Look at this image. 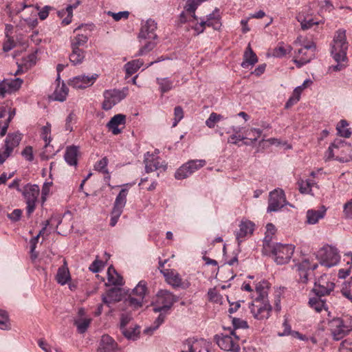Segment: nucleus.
<instances>
[{"label":"nucleus","mask_w":352,"mask_h":352,"mask_svg":"<svg viewBox=\"0 0 352 352\" xmlns=\"http://www.w3.org/2000/svg\"><path fill=\"white\" fill-rule=\"evenodd\" d=\"M347 50L348 43L346 42V30L339 29L335 33L331 47V54L337 64L330 67V69L338 72L346 67V64L344 63L347 60Z\"/></svg>","instance_id":"nucleus-1"},{"label":"nucleus","mask_w":352,"mask_h":352,"mask_svg":"<svg viewBox=\"0 0 352 352\" xmlns=\"http://www.w3.org/2000/svg\"><path fill=\"white\" fill-rule=\"evenodd\" d=\"M295 246L292 244H274L270 250L274 258V261L278 265H283L289 261L294 252Z\"/></svg>","instance_id":"nucleus-2"},{"label":"nucleus","mask_w":352,"mask_h":352,"mask_svg":"<svg viewBox=\"0 0 352 352\" xmlns=\"http://www.w3.org/2000/svg\"><path fill=\"white\" fill-rule=\"evenodd\" d=\"M128 94V89H108L103 92L104 101L102 107L104 110H110L116 104L124 100Z\"/></svg>","instance_id":"nucleus-3"},{"label":"nucleus","mask_w":352,"mask_h":352,"mask_svg":"<svg viewBox=\"0 0 352 352\" xmlns=\"http://www.w3.org/2000/svg\"><path fill=\"white\" fill-rule=\"evenodd\" d=\"M177 298L167 290H161L157 293V300L153 305L154 312H168L173 304L177 302Z\"/></svg>","instance_id":"nucleus-4"},{"label":"nucleus","mask_w":352,"mask_h":352,"mask_svg":"<svg viewBox=\"0 0 352 352\" xmlns=\"http://www.w3.org/2000/svg\"><path fill=\"white\" fill-rule=\"evenodd\" d=\"M39 192L40 189L38 185H32L30 184H26L22 189V191H21L25 199L27 204V214L29 217L32 214L36 208V203L39 195Z\"/></svg>","instance_id":"nucleus-5"},{"label":"nucleus","mask_w":352,"mask_h":352,"mask_svg":"<svg viewBox=\"0 0 352 352\" xmlns=\"http://www.w3.org/2000/svg\"><path fill=\"white\" fill-rule=\"evenodd\" d=\"M249 308L253 317L257 320L267 319L270 316L272 306L269 300L255 299L250 305Z\"/></svg>","instance_id":"nucleus-6"},{"label":"nucleus","mask_w":352,"mask_h":352,"mask_svg":"<svg viewBox=\"0 0 352 352\" xmlns=\"http://www.w3.org/2000/svg\"><path fill=\"white\" fill-rule=\"evenodd\" d=\"M318 257L320 264L327 267L336 265L340 258L337 250L331 246L321 248L318 252Z\"/></svg>","instance_id":"nucleus-7"},{"label":"nucleus","mask_w":352,"mask_h":352,"mask_svg":"<svg viewBox=\"0 0 352 352\" xmlns=\"http://www.w3.org/2000/svg\"><path fill=\"white\" fill-rule=\"evenodd\" d=\"M206 164L204 160H189L180 166L175 174L177 179H184L191 175L196 170L204 167Z\"/></svg>","instance_id":"nucleus-8"},{"label":"nucleus","mask_w":352,"mask_h":352,"mask_svg":"<svg viewBox=\"0 0 352 352\" xmlns=\"http://www.w3.org/2000/svg\"><path fill=\"white\" fill-rule=\"evenodd\" d=\"M285 195L282 189H275L270 192L267 212H276L287 205Z\"/></svg>","instance_id":"nucleus-9"},{"label":"nucleus","mask_w":352,"mask_h":352,"mask_svg":"<svg viewBox=\"0 0 352 352\" xmlns=\"http://www.w3.org/2000/svg\"><path fill=\"white\" fill-rule=\"evenodd\" d=\"M333 145L336 146L337 155L336 160L340 162H347L352 160V146L345 140L336 139Z\"/></svg>","instance_id":"nucleus-10"},{"label":"nucleus","mask_w":352,"mask_h":352,"mask_svg":"<svg viewBox=\"0 0 352 352\" xmlns=\"http://www.w3.org/2000/svg\"><path fill=\"white\" fill-rule=\"evenodd\" d=\"M316 48L315 43L311 42L299 49L297 52L298 55L296 56L299 59L294 60L296 66L300 67L309 63L314 57Z\"/></svg>","instance_id":"nucleus-11"},{"label":"nucleus","mask_w":352,"mask_h":352,"mask_svg":"<svg viewBox=\"0 0 352 352\" xmlns=\"http://www.w3.org/2000/svg\"><path fill=\"white\" fill-rule=\"evenodd\" d=\"M23 82L20 78H6L0 81V98H3L7 94L18 91Z\"/></svg>","instance_id":"nucleus-12"},{"label":"nucleus","mask_w":352,"mask_h":352,"mask_svg":"<svg viewBox=\"0 0 352 352\" xmlns=\"http://www.w3.org/2000/svg\"><path fill=\"white\" fill-rule=\"evenodd\" d=\"M166 281L175 288H187L190 283L188 281H183L179 274L175 270H160Z\"/></svg>","instance_id":"nucleus-13"},{"label":"nucleus","mask_w":352,"mask_h":352,"mask_svg":"<svg viewBox=\"0 0 352 352\" xmlns=\"http://www.w3.org/2000/svg\"><path fill=\"white\" fill-rule=\"evenodd\" d=\"M335 284L329 280L327 275H322L315 282L312 291L316 296H324L329 295L334 289Z\"/></svg>","instance_id":"nucleus-14"},{"label":"nucleus","mask_w":352,"mask_h":352,"mask_svg":"<svg viewBox=\"0 0 352 352\" xmlns=\"http://www.w3.org/2000/svg\"><path fill=\"white\" fill-rule=\"evenodd\" d=\"M318 263L311 264L308 259H304L301 263L296 265L299 275V281L307 283L313 271L318 267Z\"/></svg>","instance_id":"nucleus-15"},{"label":"nucleus","mask_w":352,"mask_h":352,"mask_svg":"<svg viewBox=\"0 0 352 352\" xmlns=\"http://www.w3.org/2000/svg\"><path fill=\"white\" fill-rule=\"evenodd\" d=\"M215 340L218 346L223 350L231 352H239L240 346L232 338V335L216 336Z\"/></svg>","instance_id":"nucleus-16"},{"label":"nucleus","mask_w":352,"mask_h":352,"mask_svg":"<svg viewBox=\"0 0 352 352\" xmlns=\"http://www.w3.org/2000/svg\"><path fill=\"white\" fill-rule=\"evenodd\" d=\"M98 77V75L96 74H94L90 76L85 75L75 76L70 80L69 85L76 89H85L91 86Z\"/></svg>","instance_id":"nucleus-17"},{"label":"nucleus","mask_w":352,"mask_h":352,"mask_svg":"<svg viewBox=\"0 0 352 352\" xmlns=\"http://www.w3.org/2000/svg\"><path fill=\"white\" fill-rule=\"evenodd\" d=\"M342 324L340 322V318L338 317L333 318L328 322L329 330L334 340H340L349 334L346 329L342 327Z\"/></svg>","instance_id":"nucleus-18"},{"label":"nucleus","mask_w":352,"mask_h":352,"mask_svg":"<svg viewBox=\"0 0 352 352\" xmlns=\"http://www.w3.org/2000/svg\"><path fill=\"white\" fill-rule=\"evenodd\" d=\"M156 29L157 23L153 19H148L142 25L138 38L143 39H155L157 38V35L155 33Z\"/></svg>","instance_id":"nucleus-19"},{"label":"nucleus","mask_w":352,"mask_h":352,"mask_svg":"<svg viewBox=\"0 0 352 352\" xmlns=\"http://www.w3.org/2000/svg\"><path fill=\"white\" fill-rule=\"evenodd\" d=\"M327 209L322 206L318 210L310 209L307 211L306 213V223L310 225H314L317 223L320 219L324 217Z\"/></svg>","instance_id":"nucleus-20"},{"label":"nucleus","mask_w":352,"mask_h":352,"mask_svg":"<svg viewBox=\"0 0 352 352\" xmlns=\"http://www.w3.org/2000/svg\"><path fill=\"white\" fill-rule=\"evenodd\" d=\"M156 82L162 94H165L173 89L179 83V80H173L168 77L157 78Z\"/></svg>","instance_id":"nucleus-21"},{"label":"nucleus","mask_w":352,"mask_h":352,"mask_svg":"<svg viewBox=\"0 0 352 352\" xmlns=\"http://www.w3.org/2000/svg\"><path fill=\"white\" fill-rule=\"evenodd\" d=\"M118 344L115 340L108 335H103L101 338L98 351L100 352H114Z\"/></svg>","instance_id":"nucleus-22"},{"label":"nucleus","mask_w":352,"mask_h":352,"mask_svg":"<svg viewBox=\"0 0 352 352\" xmlns=\"http://www.w3.org/2000/svg\"><path fill=\"white\" fill-rule=\"evenodd\" d=\"M126 122V116L123 114L115 115L107 123V126L111 131L113 135H118L121 133L118 129L119 125H124Z\"/></svg>","instance_id":"nucleus-23"},{"label":"nucleus","mask_w":352,"mask_h":352,"mask_svg":"<svg viewBox=\"0 0 352 352\" xmlns=\"http://www.w3.org/2000/svg\"><path fill=\"white\" fill-rule=\"evenodd\" d=\"M254 224L250 221H242L239 224V230L236 233V239L239 245L242 242L243 238L248 234H252Z\"/></svg>","instance_id":"nucleus-24"},{"label":"nucleus","mask_w":352,"mask_h":352,"mask_svg":"<svg viewBox=\"0 0 352 352\" xmlns=\"http://www.w3.org/2000/svg\"><path fill=\"white\" fill-rule=\"evenodd\" d=\"M145 170L147 173L153 172L161 167L160 159L157 156L151 155L148 152L144 157Z\"/></svg>","instance_id":"nucleus-25"},{"label":"nucleus","mask_w":352,"mask_h":352,"mask_svg":"<svg viewBox=\"0 0 352 352\" xmlns=\"http://www.w3.org/2000/svg\"><path fill=\"white\" fill-rule=\"evenodd\" d=\"M121 300V292L119 289L113 288L109 289L105 295H102V302L108 307L111 304Z\"/></svg>","instance_id":"nucleus-26"},{"label":"nucleus","mask_w":352,"mask_h":352,"mask_svg":"<svg viewBox=\"0 0 352 352\" xmlns=\"http://www.w3.org/2000/svg\"><path fill=\"white\" fill-rule=\"evenodd\" d=\"M220 19L219 9L216 8L212 13L207 15L206 20H204V22L207 26L212 27L214 30H217L221 26Z\"/></svg>","instance_id":"nucleus-27"},{"label":"nucleus","mask_w":352,"mask_h":352,"mask_svg":"<svg viewBox=\"0 0 352 352\" xmlns=\"http://www.w3.org/2000/svg\"><path fill=\"white\" fill-rule=\"evenodd\" d=\"M258 62V58L256 54L253 52L250 45L249 44L243 54V60L241 65L243 68H248L249 66H252Z\"/></svg>","instance_id":"nucleus-28"},{"label":"nucleus","mask_w":352,"mask_h":352,"mask_svg":"<svg viewBox=\"0 0 352 352\" xmlns=\"http://www.w3.org/2000/svg\"><path fill=\"white\" fill-rule=\"evenodd\" d=\"M78 147L76 146H67L64 155L65 162L70 166H76L78 164Z\"/></svg>","instance_id":"nucleus-29"},{"label":"nucleus","mask_w":352,"mask_h":352,"mask_svg":"<svg viewBox=\"0 0 352 352\" xmlns=\"http://www.w3.org/2000/svg\"><path fill=\"white\" fill-rule=\"evenodd\" d=\"M186 352H209L208 346L204 342L188 340Z\"/></svg>","instance_id":"nucleus-30"},{"label":"nucleus","mask_w":352,"mask_h":352,"mask_svg":"<svg viewBox=\"0 0 352 352\" xmlns=\"http://www.w3.org/2000/svg\"><path fill=\"white\" fill-rule=\"evenodd\" d=\"M21 140V135L20 133L8 134L5 140L4 148L12 153L14 148L16 147Z\"/></svg>","instance_id":"nucleus-31"},{"label":"nucleus","mask_w":352,"mask_h":352,"mask_svg":"<svg viewBox=\"0 0 352 352\" xmlns=\"http://www.w3.org/2000/svg\"><path fill=\"white\" fill-rule=\"evenodd\" d=\"M270 283L266 280L258 283L256 285V297L255 299L268 300V291Z\"/></svg>","instance_id":"nucleus-32"},{"label":"nucleus","mask_w":352,"mask_h":352,"mask_svg":"<svg viewBox=\"0 0 352 352\" xmlns=\"http://www.w3.org/2000/svg\"><path fill=\"white\" fill-rule=\"evenodd\" d=\"M128 195V190L122 188L118 195H117L116 200L113 204V210H118V211H123L126 203V196Z\"/></svg>","instance_id":"nucleus-33"},{"label":"nucleus","mask_w":352,"mask_h":352,"mask_svg":"<svg viewBox=\"0 0 352 352\" xmlns=\"http://www.w3.org/2000/svg\"><path fill=\"white\" fill-rule=\"evenodd\" d=\"M85 57V51L83 49L72 48L69 60L74 65L81 64Z\"/></svg>","instance_id":"nucleus-34"},{"label":"nucleus","mask_w":352,"mask_h":352,"mask_svg":"<svg viewBox=\"0 0 352 352\" xmlns=\"http://www.w3.org/2000/svg\"><path fill=\"white\" fill-rule=\"evenodd\" d=\"M232 323L234 327V330H232L230 333L232 336L234 337L236 340L240 339V335L237 333L238 329H245L248 328V322L245 320H243L241 318H233L232 320Z\"/></svg>","instance_id":"nucleus-35"},{"label":"nucleus","mask_w":352,"mask_h":352,"mask_svg":"<svg viewBox=\"0 0 352 352\" xmlns=\"http://www.w3.org/2000/svg\"><path fill=\"white\" fill-rule=\"evenodd\" d=\"M107 276L108 281L111 285L122 286L124 284L122 277L118 274L112 266L108 268Z\"/></svg>","instance_id":"nucleus-36"},{"label":"nucleus","mask_w":352,"mask_h":352,"mask_svg":"<svg viewBox=\"0 0 352 352\" xmlns=\"http://www.w3.org/2000/svg\"><path fill=\"white\" fill-rule=\"evenodd\" d=\"M321 297L316 295L315 297L310 298L309 300V306L318 313L322 309L325 311L328 309L325 301L321 299Z\"/></svg>","instance_id":"nucleus-37"},{"label":"nucleus","mask_w":352,"mask_h":352,"mask_svg":"<svg viewBox=\"0 0 352 352\" xmlns=\"http://www.w3.org/2000/svg\"><path fill=\"white\" fill-rule=\"evenodd\" d=\"M292 47L283 42L278 43L277 46L272 51V56L276 58H283L290 53Z\"/></svg>","instance_id":"nucleus-38"},{"label":"nucleus","mask_w":352,"mask_h":352,"mask_svg":"<svg viewBox=\"0 0 352 352\" xmlns=\"http://www.w3.org/2000/svg\"><path fill=\"white\" fill-rule=\"evenodd\" d=\"M88 36L85 34H77L71 38V48L83 49L87 47Z\"/></svg>","instance_id":"nucleus-39"},{"label":"nucleus","mask_w":352,"mask_h":352,"mask_svg":"<svg viewBox=\"0 0 352 352\" xmlns=\"http://www.w3.org/2000/svg\"><path fill=\"white\" fill-rule=\"evenodd\" d=\"M296 19L300 23L301 28L304 30H308L311 28L314 25H318L319 23L318 21H314V19L309 16H305L302 12H300L297 15Z\"/></svg>","instance_id":"nucleus-40"},{"label":"nucleus","mask_w":352,"mask_h":352,"mask_svg":"<svg viewBox=\"0 0 352 352\" xmlns=\"http://www.w3.org/2000/svg\"><path fill=\"white\" fill-rule=\"evenodd\" d=\"M143 65L142 60L140 59H136L131 60L130 62H128L124 65V69L126 72V76L129 77L133 74H135L138 69L141 67V66Z\"/></svg>","instance_id":"nucleus-41"},{"label":"nucleus","mask_w":352,"mask_h":352,"mask_svg":"<svg viewBox=\"0 0 352 352\" xmlns=\"http://www.w3.org/2000/svg\"><path fill=\"white\" fill-rule=\"evenodd\" d=\"M56 279L59 284L62 285H65L70 279V275L67 267L65 266L59 267L57 272Z\"/></svg>","instance_id":"nucleus-42"},{"label":"nucleus","mask_w":352,"mask_h":352,"mask_svg":"<svg viewBox=\"0 0 352 352\" xmlns=\"http://www.w3.org/2000/svg\"><path fill=\"white\" fill-rule=\"evenodd\" d=\"M167 312H160V315L154 321L153 324L145 329L144 332L147 334L153 333L164 322Z\"/></svg>","instance_id":"nucleus-43"},{"label":"nucleus","mask_w":352,"mask_h":352,"mask_svg":"<svg viewBox=\"0 0 352 352\" xmlns=\"http://www.w3.org/2000/svg\"><path fill=\"white\" fill-rule=\"evenodd\" d=\"M91 319L80 318L74 320V325L79 333H84L88 329Z\"/></svg>","instance_id":"nucleus-44"},{"label":"nucleus","mask_w":352,"mask_h":352,"mask_svg":"<svg viewBox=\"0 0 352 352\" xmlns=\"http://www.w3.org/2000/svg\"><path fill=\"white\" fill-rule=\"evenodd\" d=\"M68 91L67 87L63 82L62 86L57 87L54 92V100L60 102L65 101L68 94Z\"/></svg>","instance_id":"nucleus-45"},{"label":"nucleus","mask_w":352,"mask_h":352,"mask_svg":"<svg viewBox=\"0 0 352 352\" xmlns=\"http://www.w3.org/2000/svg\"><path fill=\"white\" fill-rule=\"evenodd\" d=\"M301 92V87H297L294 89L292 93V96L288 99L285 105V109L290 108L300 100Z\"/></svg>","instance_id":"nucleus-46"},{"label":"nucleus","mask_w":352,"mask_h":352,"mask_svg":"<svg viewBox=\"0 0 352 352\" xmlns=\"http://www.w3.org/2000/svg\"><path fill=\"white\" fill-rule=\"evenodd\" d=\"M349 125L348 122L345 120H341L339 123L337 124L336 129L338 131V133L344 138H349L351 135V132L349 129H347V126Z\"/></svg>","instance_id":"nucleus-47"},{"label":"nucleus","mask_w":352,"mask_h":352,"mask_svg":"<svg viewBox=\"0 0 352 352\" xmlns=\"http://www.w3.org/2000/svg\"><path fill=\"white\" fill-rule=\"evenodd\" d=\"M36 53H31L28 56L23 58L21 61L22 67H24L25 70L29 69L33 67L36 63Z\"/></svg>","instance_id":"nucleus-48"},{"label":"nucleus","mask_w":352,"mask_h":352,"mask_svg":"<svg viewBox=\"0 0 352 352\" xmlns=\"http://www.w3.org/2000/svg\"><path fill=\"white\" fill-rule=\"evenodd\" d=\"M146 292V287L145 283L140 281L137 286L133 289L131 295L144 300Z\"/></svg>","instance_id":"nucleus-49"},{"label":"nucleus","mask_w":352,"mask_h":352,"mask_svg":"<svg viewBox=\"0 0 352 352\" xmlns=\"http://www.w3.org/2000/svg\"><path fill=\"white\" fill-rule=\"evenodd\" d=\"M262 134V130L260 129L251 128L245 132V139L251 141V143L256 142Z\"/></svg>","instance_id":"nucleus-50"},{"label":"nucleus","mask_w":352,"mask_h":352,"mask_svg":"<svg viewBox=\"0 0 352 352\" xmlns=\"http://www.w3.org/2000/svg\"><path fill=\"white\" fill-rule=\"evenodd\" d=\"M199 5V4L195 2L193 0H187L186 6L184 7L185 11L190 15V17H192L193 20H197V17L196 16L195 12L197 10Z\"/></svg>","instance_id":"nucleus-51"},{"label":"nucleus","mask_w":352,"mask_h":352,"mask_svg":"<svg viewBox=\"0 0 352 352\" xmlns=\"http://www.w3.org/2000/svg\"><path fill=\"white\" fill-rule=\"evenodd\" d=\"M143 300L131 294H129L127 299H126V305L131 307L133 309H138L142 307Z\"/></svg>","instance_id":"nucleus-52"},{"label":"nucleus","mask_w":352,"mask_h":352,"mask_svg":"<svg viewBox=\"0 0 352 352\" xmlns=\"http://www.w3.org/2000/svg\"><path fill=\"white\" fill-rule=\"evenodd\" d=\"M80 3V1H76L74 4L69 5L67 6V16L64 18L62 21V23L67 25H69L72 22V19L73 16V10L76 9Z\"/></svg>","instance_id":"nucleus-53"},{"label":"nucleus","mask_w":352,"mask_h":352,"mask_svg":"<svg viewBox=\"0 0 352 352\" xmlns=\"http://www.w3.org/2000/svg\"><path fill=\"white\" fill-rule=\"evenodd\" d=\"M224 119V117L221 114H217L216 113H210L209 118L206 121V124L210 129H213L215 126V124L220 120Z\"/></svg>","instance_id":"nucleus-54"},{"label":"nucleus","mask_w":352,"mask_h":352,"mask_svg":"<svg viewBox=\"0 0 352 352\" xmlns=\"http://www.w3.org/2000/svg\"><path fill=\"white\" fill-rule=\"evenodd\" d=\"M10 324L9 323L8 314L6 311L0 309V329L2 330L9 329Z\"/></svg>","instance_id":"nucleus-55"},{"label":"nucleus","mask_w":352,"mask_h":352,"mask_svg":"<svg viewBox=\"0 0 352 352\" xmlns=\"http://www.w3.org/2000/svg\"><path fill=\"white\" fill-rule=\"evenodd\" d=\"M122 333L129 340H135L139 334L138 328H124L120 329Z\"/></svg>","instance_id":"nucleus-56"},{"label":"nucleus","mask_w":352,"mask_h":352,"mask_svg":"<svg viewBox=\"0 0 352 352\" xmlns=\"http://www.w3.org/2000/svg\"><path fill=\"white\" fill-rule=\"evenodd\" d=\"M340 318V322L342 323V327L349 333L352 331V316L346 315Z\"/></svg>","instance_id":"nucleus-57"},{"label":"nucleus","mask_w":352,"mask_h":352,"mask_svg":"<svg viewBox=\"0 0 352 352\" xmlns=\"http://www.w3.org/2000/svg\"><path fill=\"white\" fill-rule=\"evenodd\" d=\"M335 154H337L336 146L333 145V142H332L329 146L327 151L324 153V160L329 161L331 160H336Z\"/></svg>","instance_id":"nucleus-58"},{"label":"nucleus","mask_w":352,"mask_h":352,"mask_svg":"<svg viewBox=\"0 0 352 352\" xmlns=\"http://www.w3.org/2000/svg\"><path fill=\"white\" fill-rule=\"evenodd\" d=\"M51 133V125L49 123H47V124L42 127V132L41 135L43 139V140L45 142V146L48 145V144L51 141L50 136H48Z\"/></svg>","instance_id":"nucleus-59"},{"label":"nucleus","mask_w":352,"mask_h":352,"mask_svg":"<svg viewBox=\"0 0 352 352\" xmlns=\"http://www.w3.org/2000/svg\"><path fill=\"white\" fill-rule=\"evenodd\" d=\"M184 118V111L180 106H177L174 109V121L173 127L177 125L178 122Z\"/></svg>","instance_id":"nucleus-60"},{"label":"nucleus","mask_w":352,"mask_h":352,"mask_svg":"<svg viewBox=\"0 0 352 352\" xmlns=\"http://www.w3.org/2000/svg\"><path fill=\"white\" fill-rule=\"evenodd\" d=\"M155 46V43L153 41H148L146 43L138 52L136 56H142L143 54L152 50Z\"/></svg>","instance_id":"nucleus-61"},{"label":"nucleus","mask_w":352,"mask_h":352,"mask_svg":"<svg viewBox=\"0 0 352 352\" xmlns=\"http://www.w3.org/2000/svg\"><path fill=\"white\" fill-rule=\"evenodd\" d=\"M108 164V160L106 157L102 158L100 160H99L95 165V169L100 172H104L105 170H107L106 168Z\"/></svg>","instance_id":"nucleus-62"},{"label":"nucleus","mask_w":352,"mask_h":352,"mask_svg":"<svg viewBox=\"0 0 352 352\" xmlns=\"http://www.w3.org/2000/svg\"><path fill=\"white\" fill-rule=\"evenodd\" d=\"M104 267L102 261L96 259L89 266V269L94 273H97Z\"/></svg>","instance_id":"nucleus-63"},{"label":"nucleus","mask_w":352,"mask_h":352,"mask_svg":"<svg viewBox=\"0 0 352 352\" xmlns=\"http://www.w3.org/2000/svg\"><path fill=\"white\" fill-rule=\"evenodd\" d=\"M343 212L346 217L352 218V199L344 205Z\"/></svg>","instance_id":"nucleus-64"}]
</instances>
